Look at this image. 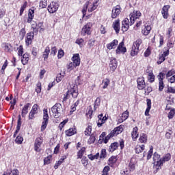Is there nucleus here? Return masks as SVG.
<instances>
[{"mask_svg": "<svg viewBox=\"0 0 175 175\" xmlns=\"http://www.w3.org/2000/svg\"><path fill=\"white\" fill-rule=\"evenodd\" d=\"M24 141V138L20 135L17 136L16 139H15V143L16 144H21Z\"/></svg>", "mask_w": 175, "mask_h": 175, "instance_id": "a18cd8bd", "label": "nucleus"}, {"mask_svg": "<svg viewBox=\"0 0 175 175\" xmlns=\"http://www.w3.org/2000/svg\"><path fill=\"white\" fill-rule=\"evenodd\" d=\"M165 58L162 55H160L159 60L157 61L158 65H161L162 62L165 61Z\"/></svg>", "mask_w": 175, "mask_h": 175, "instance_id": "774afa93", "label": "nucleus"}, {"mask_svg": "<svg viewBox=\"0 0 175 175\" xmlns=\"http://www.w3.org/2000/svg\"><path fill=\"white\" fill-rule=\"evenodd\" d=\"M159 81H163V79H165V73L160 72L159 75L157 76Z\"/></svg>", "mask_w": 175, "mask_h": 175, "instance_id": "e2e57ef3", "label": "nucleus"}, {"mask_svg": "<svg viewBox=\"0 0 175 175\" xmlns=\"http://www.w3.org/2000/svg\"><path fill=\"white\" fill-rule=\"evenodd\" d=\"M137 131H139V129H137V126H135L133 129V131L131 133V136L134 142H136V139L139 137V133H137Z\"/></svg>", "mask_w": 175, "mask_h": 175, "instance_id": "393cba45", "label": "nucleus"}, {"mask_svg": "<svg viewBox=\"0 0 175 175\" xmlns=\"http://www.w3.org/2000/svg\"><path fill=\"white\" fill-rule=\"evenodd\" d=\"M139 143H147V135L146 134H141L139 138Z\"/></svg>", "mask_w": 175, "mask_h": 175, "instance_id": "f704fd0d", "label": "nucleus"}, {"mask_svg": "<svg viewBox=\"0 0 175 175\" xmlns=\"http://www.w3.org/2000/svg\"><path fill=\"white\" fill-rule=\"evenodd\" d=\"M54 118L61 117V113L63 111L62 105L59 103L55 104L51 109Z\"/></svg>", "mask_w": 175, "mask_h": 175, "instance_id": "f03ea898", "label": "nucleus"}, {"mask_svg": "<svg viewBox=\"0 0 175 175\" xmlns=\"http://www.w3.org/2000/svg\"><path fill=\"white\" fill-rule=\"evenodd\" d=\"M163 88H165V83L163 81H159V90L163 91Z\"/></svg>", "mask_w": 175, "mask_h": 175, "instance_id": "5fc2aeb1", "label": "nucleus"}, {"mask_svg": "<svg viewBox=\"0 0 175 175\" xmlns=\"http://www.w3.org/2000/svg\"><path fill=\"white\" fill-rule=\"evenodd\" d=\"M137 54H139V49L136 48V46H134L133 45L131 48V57H135V55H137Z\"/></svg>", "mask_w": 175, "mask_h": 175, "instance_id": "72a5a7b5", "label": "nucleus"}, {"mask_svg": "<svg viewBox=\"0 0 175 175\" xmlns=\"http://www.w3.org/2000/svg\"><path fill=\"white\" fill-rule=\"evenodd\" d=\"M35 11L32 9L29 10V13H28V19H27V23H31L32 20H33V17L35 16Z\"/></svg>", "mask_w": 175, "mask_h": 175, "instance_id": "a878e982", "label": "nucleus"}, {"mask_svg": "<svg viewBox=\"0 0 175 175\" xmlns=\"http://www.w3.org/2000/svg\"><path fill=\"white\" fill-rule=\"evenodd\" d=\"M114 137V135L111 132L107 137H105V139H104L105 144H107V142H109V140H110L111 137Z\"/></svg>", "mask_w": 175, "mask_h": 175, "instance_id": "8fccbe9b", "label": "nucleus"}, {"mask_svg": "<svg viewBox=\"0 0 175 175\" xmlns=\"http://www.w3.org/2000/svg\"><path fill=\"white\" fill-rule=\"evenodd\" d=\"M27 8V2H25L24 4L22 5L20 10V16H23V13H24V10H25Z\"/></svg>", "mask_w": 175, "mask_h": 175, "instance_id": "bf43d9fd", "label": "nucleus"}, {"mask_svg": "<svg viewBox=\"0 0 175 175\" xmlns=\"http://www.w3.org/2000/svg\"><path fill=\"white\" fill-rule=\"evenodd\" d=\"M150 110H151V100L147 99V108L145 111V116L150 115Z\"/></svg>", "mask_w": 175, "mask_h": 175, "instance_id": "c756f323", "label": "nucleus"}, {"mask_svg": "<svg viewBox=\"0 0 175 175\" xmlns=\"http://www.w3.org/2000/svg\"><path fill=\"white\" fill-rule=\"evenodd\" d=\"M123 131H124V128H122V126L120 125L115 128L111 132L112 133L113 136H117V135H120V133H122Z\"/></svg>", "mask_w": 175, "mask_h": 175, "instance_id": "412c9836", "label": "nucleus"}, {"mask_svg": "<svg viewBox=\"0 0 175 175\" xmlns=\"http://www.w3.org/2000/svg\"><path fill=\"white\" fill-rule=\"evenodd\" d=\"M81 162L83 166H87V165H88V159H87L86 157H83Z\"/></svg>", "mask_w": 175, "mask_h": 175, "instance_id": "603ef678", "label": "nucleus"}, {"mask_svg": "<svg viewBox=\"0 0 175 175\" xmlns=\"http://www.w3.org/2000/svg\"><path fill=\"white\" fill-rule=\"evenodd\" d=\"M31 107V103H27L24 105L23 108L22 109V117H25L27 114H28V109Z\"/></svg>", "mask_w": 175, "mask_h": 175, "instance_id": "b1692460", "label": "nucleus"}, {"mask_svg": "<svg viewBox=\"0 0 175 175\" xmlns=\"http://www.w3.org/2000/svg\"><path fill=\"white\" fill-rule=\"evenodd\" d=\"M116 54H125L126 53V47L124 46V42H121L116 50Z\"/></svg>", "mask_w": 175, "mask_h": 175, "instance_id": "ddd939ff", "label": "nucleus"}, {"mask_svg": "<svg viewBox=\"0 0 175 175\" xmlns=\"http://www.w3.org/2000/svg\"><path fill=\"white\" fill-rule=\"evenodd\" d=\"M37 29H40V32H43V31H44V27H43V23H39L37 25Z\"/></svg>", "mask_w": 175, "mask_h": 175, "instance_id": "052dcab7", "label": "nucleus"}, {"mask_svg": "<svg viewBox=\"0 0 175 175\" xmlns=\"http://www.w3.org/2000/svg\"><path fill=\"white\" fill-rule=\"evenodd\" d=\"M59 9V3L57 1H52L48 5L49 13H55Z\"/></svg>", "mask_w": 175, "mask_h": 175, "instance_id": "0eeeda50", "label": "nucleus"}, {"mask_svg": "<svg viewBox=\"0 0 175 175\" xmlns=\"http://www.w3.org/2000/svg\"><path fill=\"white\" fill-rule=\"evenodd\" d=\"M92 131V127L90 124H88V128L85 131V136H90L91 135V132Z\"/></svg>", "mask_w": 175, "mask_h": 175, "instance_id": "58836bf2", "label": "nucleus"}, {"mask_svg": "<svg viewBox=\"0 0 175 175\" xmlns=\"http://www.w3.org/2000/svg\"><path fill=\"white\" fill-rule=\"evenodd\" d=\"M40 8L42 9H46V8H47V0H40Z\"/></svg>", "mask_w": 175, "mask_h": 175, "instance_id": "ea45409f", "label": "nucleus"}, {"mask_svg": "<svg viewBox=\"0 0 175 175\" xmlns=\"http://www.w3.org/2000/svg\"><path fill=\"white\" fill-rule=\"evenodd\" d=\"M117 162V157L112 156L109 159V165H114Z\"/></svg>", "mask_w": 175, "mask_h": 175, "instance_id": "a19ab883", "label": "nucleus"}, {"mask_svg": "<svg viewBox=\"0 0 175 175\" xmlns=\"http://www.w3.org/2000/svg\"><path fill=\"white\" fill-rule=\"evenodd\" d=\"M100 159H105L106 158V149H102L100 154Z\"/></svg>", "mask_w": 175, "mask_h": 175, "instance_id": "13d9d810", "label": "nucleus"}, {"mask_svg": "<svg viewBox=\"0 0 175 175\" xmlns=\"http://www.w3.org/2000/svg\"><path fill=\"white\" fill-rule=\"evenodd\" d=\"M121 14V7L120 5H116L113 7L111 13V18H117Z\"/></svg>", "mask_w": 175, "mask_h": 175, "instance_id": "9b49d317", "label": "nucleus"}, {"mask_svg": "<svg viewBox=\"0 0 175 175\" xmlns=\"http://www.w3.org/2000/svg\"><path fill=\"white\" fill-rule=\"evenodd\" d=\"M154 148L152 146L150 148V150L148 152V155H147V159H151V157H152V152H153Z\"/></svg>", "mask_w": 175, "mask_h": 175, "instance_id": "680f3d73", "label": "nucleus"}, {"mask_svg": "<svg viewBox=\"0 0 175 175\" xmlns=\"http://www.w3.org/2000/svg\"><path fill=\"white\" fill-rule=\"evenodd\" d=\"M85 152V148L83 147L78 152L77 156V159H81L84 153Z\"/></svg>", "mask_w": 175, "mask_h": 175, "instance_id": "2f4dec72", "label": "nucleus"}, {"mask_svg": "<svg viewBox=\"0 0 175 175\" xmlns=\"http://www.w3.org/2000/svg\"><path fill=\"white\" fill-rule=\"evenodd\" d=\"M49 54H50V47L46 46L42 54V57L44 58V61H46L47 58H49Z\"/></svg>", "mask_w": 175, "mask_h": 175, "instance_id": "c85d7f7f", "label": "nucleus"}, {"mask_svg": "<svg viewBox=\"0 0 175 175\" xmlns=\"http://www.w3.org/2000/svg\"><path fill=\"white\" fill-rule=\"evenodd\" d=\"M77 133V130L75 126L65 131V134L66 136H73V135H76Z\"/></svg>", "mask_w": 175, "mask_h": 175, "instance_id": "4be33fe9", "label": "nucleus"}, {"mask_svg": "<svg viewBox=\"0 0 175 175\" xmlns=\"http://www.w3.org/2000/svg\"><path fill=\"white\" fill-rule=\"evenodd\" d=\"M117 46H118V40H113L111 42L107 44V49L108 50H113L117 48Z\"/></svg>", "mask_w": 175, "mask_h": 175, "instance_id": "f3484780", "label": "nucleus"}, {"mask_svg": "<svg viewBox=\"0 0 175 175\" xmlns=\"http://www.w3.org/2000/svg\"><path fill=\"white\" fill-rule=\"evenodd\" d=\"M112 27L113 29L116 31V33H119L120 29L121 28L120 25V19L116 20L113 24Z\"/></svg>", "mask_w": 175, "mask_h": 175, "instance_id": "aec40b11", "label": "nucleus"}, {"mask_svg": "<svg viewBox=\"0 0 175 175\" xmlns=\"http://www.w3.org/2000/svg\"><path fill=\"white\" fill-rule=\"evenodd\" d=\"M137 88L138 90H144L146 88V81L144 77H139L137 79Z\"/></svg>", "mask_w": 175, "mask_h": 175, "instance_id": "f8f14e48", "label": "nucleus"}, {"mask_svg": "<svg viewBox=\"0 0 175 175\" xmlns=\"http://www.w3.org/2000/svg\"><path fill=\"white\" fill-rule=\"evenodd\" d=\"M145 146L144 145H137L135 147V152L136 154H140V152H143L144 151Z\"/></svg>", "mask_w": 175, "mask_h": 175, "instance_id": "7c9ffc66", "label": "nucleus"}, {"mask_svg": "<svg viewBox=\"0 0 175 175\" xmlns=\"http://www.w3.org/2000/svg\"><path fill=\"white\" fill-rule=\"evenodd\" d=\"M142 16V13L140 11H134L133 13L130 14V21L131 25H133L135 24V21L137 20L139 17Z\"/></svg>", "mask_w": 175, "mask_h": 175, "instance_id": "9d476101", "label": "nucleus"}, {"mask_svg": "<svg viewBox=\"0 0 175 175\" xmlns=\"http://www.w3.org/2000/svg\"><path fill=\"white\" fill-rule=\"evenodd\" d=\"M91 28H92V23H88L81 30L82 36H85V35H91Z\"/></svg>", "mask_w": 175, "mask_h": 175, "instance_id": "1a4fd4ad", "label": "nucleus"}, {"mask_svg": "<svg viewBox=\"0 0 175 175\" xmlns=\"http://www.w3.org/2000/svg\"><path fill=\"white\" fill-rule=\"evenodd\" d=\"M119 146H120V144H118V142L112 143L109 148V152H114V151H116V150H117V148H118Z\"/></svg>", "mask_w": 175, "mask_h": 175, "instance_id": "bb28decb", "label": "nucleus"}, {"mask_svg": "<svg viewBox=\"0 0 175 175\" xmlns=\"http://www.w3.org/2000/svg\"><path fill=\"white\" fill-rule=\"evenodd\" d=\"M25 33H26L25 29V28L21 29L19 32L20 39H21V40L24 39V37L25 36Z\"/></svg>", "mask_w": 175, "mask_h": 175, "instance_id": "49530a36", "label": "nucleus"}, {"mask_svg": "<svg viewBox=\"0 0 175 175\" xmlns=\"http://www.w3.org/2000/svg\"><path fill=\"white\" fill-rule=\"evenodd\" d=\"M44 115H43V122L41 126V131L43 132L46 128H47V124H49V111L47 109H44L43 110Z\"/></svg>", "mask_w": 175, "mask_h": 175, "instance_id": "39448f33", "label": "nucleus"}, {"mask_svg": "<svg viewBox=\"0 0 175 175\" xmlns=\"http://www.w3.org/2000/svg\"><path fill=\"white\" fill-rule=\"evenodd\" d=\"M153 161L154 168L157 170H159V169H161V166H162V159H161V155L154 152L153 154Z\"/></svg>", "mask_w": 175, "mask_h": 175, "instance_id": "20e7f679", "label": "nucleus"}, {"mask_svg": "<svg viewBox=\"0 0 175 175\" xmlns=\"http://www.w3.org/2000/svg\"><path fill=\"white\" fill-rule=\"evenodd\" d=\"M145 29H146V31H145L144 30V35L145 36H147V35H148V33H150V31H151L152 27L150 25H145Z\"/></svg>", "mask_w": 175, "mask_h": 175, "instance_id": "37998d69", "label": "nucleus"}, {"mask_svg": "<svg viewBox=\"0 0 175 175\" xmlns=\"http://www.w3.org/2000/svg\"><path fill=\"white\" fill-rule=\"evenodd\" d=\"M18 175V170L17 169H14L10 172L3 174V175Z\"/></svg>", "mask_w": 175, "mask_h": 175, "instance_id": "4c0bfd02", "label": "nucleus"}, {"mask_svg": "<svg viewBox=\"0 0 175 175\" xmlns=\"http://www.w3.org/2000/svg\"><path fill=\"white\" fill-rule=\"evenodd\" d=\"M98 120L97 122V126H98V128H100V126H102V124H105V122L107 120V118L103 117V115L101 114V115H98Z\"/></svg>", "mask_w": 175, "mask_h": 175, "instance_id": "6ab92c4d", "label": "nucleus"}, {"mask_svg": "<svg viewBox=\"0 0 175 175\" xmlns=\"http://www.w3.org/2000/svg\"><path fill=\"white\" fill-rule=\"evenodd\" d=\"M142 43H143V41L142 40V39L139 38L133 42V46H134V47L139 50V48L140 47V44H142Z\"/></svg>", "mask_w": 175, "mask_h": 175, "instance_id": "e433bc0d", "label": "nucleus"}, {"mask_svg": "<svg viewBox=\"0 0 175 175\" xmlns=\"http://www.w3.org/2000/svg\"><path fill=\"white\" fill-rule=\"evenodd\" d=\"M88 158L90 159V161H94V159H98L99 158V153H96L95 155L89 154L88 155Z\"/></svg>", "mask_w": 175, "mask_h": 175, "instance_id": "de8ad7c7", "label": "nucleus"}, {"mask_svg": "<svg viewBox=\"0 0 175 175\" xmlns=\"http://www.w3.org/2000/svg\"><path fill=\"white\" fill-rule=\"evenodd\" d=\"M36 92H37V94L42 92V83L40 82H38L36 85Z\"/></svg>", "mask_w": 175, "mask_h": 175, "instance_id": "c03bdc74", "label": "nucleus"}, {"mask_svg": "<svg viewBox=\"0 0 175 175\" xmlns=\"http://www.w3.org/2000/svg\"><path fill=\"white\" fill-rule=\"evenodd\" d=\"M103 90H106V88L107 87H109V84H110V79H105L103 81Z\"/></svg>", "mask_w": 175, "mask_h": 175, "instance_id": "79ce46f5", "label": "nucleus"}, {"mask_svg": "<svg viewBox=\"0 0 175 175\" xmlns=\"http://www.w3.org/2000/svg\"><path fill=\"white\" fill-rule=\"evenodd\" d=\"M100 105V98H96L94 104V111H96V109L99 107Z\"/></svg>", "mask_w": 175, "mask_h": 175, "instance_id": "c9c22d12", "label": "nucleus"}, {"mask_svg": "<svg viewBox=\"0 0 175 175\" xmlns=\"http://www.w3.org/2000/svg\"><path fill=\"white\" fill-rule=\"evenodd\" d=\"M130 25H131V21L129 22V19H128V18H124L122 22V30L123 32H126V30L129 29Z\"/></svg>", "mask_w": 175, "mask_h": 175, "instance_id": "4468645a", "label": "nucleus"}, {"mask_svg": "<svg viewBox=\"0 0 175 175\" xmlns=\"http://www.w3.org/2000/svg\"><path fill=\"white\" fill-rule=\"evenodd\" d=\"M118 62L117 59L114 57H111L109 60V68L112 72H114L117 69Z\"/></svg>", "mask_w": 175, "mask_h": 175, "instance_id": "2eb2a0df", "label": "nucleus"}, {"mask_svg": "<svg viewBox=\"0 0 175 175\" xmlns=\"http://www.w3.org/2000/svg\"><path fill=\"white\" fill-rule=\"evenodd\" d=\"M43 137H37L34 142V150L36 151V152H40L42 151V144H43Z\"/></svg>", "mask_w": 175, "mask_h": 175, "instance_id": "423d86ee", "label": "nucleus"}, {"mask_svg": "<svg viewBox=\"0 0 175 175\" xmlns=\"http://www.w3.org/2000/svg\"><path fill=\"white\" fill-rule=\"evenodd\" d=\"M148 80L149 83H154L155 81V76L154 74H152L151 75H148Z\"/></svg>", "mask_w": 175, "mask_h": 175, "instance_id": "4d7b16f0", "label": "nucleus"}, {"mask_svg": "<svg viewBox=\"0 0 175 175\" xmlns=\"http://www.w3.org/2000/svg\"><path fill=\"white\" fill-rule=\"evenodd\" d=\"M70 95H72V98H75L79 96V90L77 89V86H73L72 88H70L64 95V96L69 98Z\"/></svg>", "mask_w": 175, "mask_h": 175, "instance_id": "6e6552de", "label": "nucleus"}, {"mask_svg": "<svg viewBox=\"0 0 175 175\" xmlns=\"http://www.w3.org/2000/svg\"><path fill=\"white\" fill-rule=\"evenodd\" d=\"M137 163V162L136 161V159L132 158L130 161V163L129 165V167L131 172H133V170H135V169H136Z\"/></svg>", "mask_w": 175, "mask_h": 175, "instance_id": "5701e85b", "label": "nucleus"}, {"mask_svg": "<svg viewBox=\"0 0 175 175\" xmlns=\"http://www.w3.org/2000/svg\"><path fill=\"white\" fill-rule=\"evenodd\" d=\"M38 107L39 106L38 105V104H35L34 105H33L31 111H32L33 113H35L36 114H38V112L39 111Z\"/></svg>", "mask_w": 175, "mask_h": 175, "instance_id": "09e8293b", "label": "nucleus"}, {"mask_svg": "<svg viewBox=\"0 0 175 175\" xmlns=\"http://www.w3.org/2000/svg\"><path fill=\"white\" fill-rule=\"evenodd\" d=\"M169 9H170V5H164L161 10V14L163 18L167 19L169 17Z\"/></svg>", "mask_w": 175, "mask_h": 175, "instance_id": "dca6fc26", "label": "nucleus"}, {"mask_svg": "<svg viewBox=\"0 0 175 175\" xmlns=\"http://www.w3.org/2000/svg\"><path fill=\"white\" fill-rule=\"evenodd\" d=\"M123 120H124V121L129 117V112H128V111H125L121 116Z\"/></svg>", "mask_w": 175, "mask_h": 175, "instance_id": "0e129e2a", "label": "nucleus"}, {"mask_svg": "<svg viewBox=\"0 0 175 175\" xmlns=\"http://www.w3.org/2000/svg\"><path fill=\"white\" fill-rule=\"evenodd\" d=\"M33 32L31 33H27V37H26V40H25V43H26V46H29V44H32V40L33 39Z\"/></svg>", "mask_w": 175, "mask_h": 175, "instance_id": "a211bd4d", "label": "nucleus"}, {"mask_svg": "<svg viewBox=\"0 0 175 175\" xmlns=\"http://www.w3.org/2000/svg\"><path fill=\"white\" fill-rule=\"evenodd\" d=\"M173 75H175V69H172L167 72L166 74L167 79H169V77H171Z\"/></svg>", "mask_w": 175, "mask_h": 175, "instance_id": "864d4df0", "label": "nucleus"}, {"mask_svg": "<svg viewBox=\"0 0 175 175\" xmlns=\"http://www.w3.org/2000/svg\"><path fill=\"white\" fill-rule=\"evenodd\" d=\"M110 170V167L107 165L104 167L103 170V174L102 175H107L108 172Z\"/></svg>", "mask_w": 175, "mask_h": 175, "instance_id": "338daca9", "label": "nucleus"}, {"mask_svg": "<svg viewBox=\"0 0 175 175\" xmlns=\"http://www.w3.org/2000/svg\"><path fill=\"white\" fill-rule=\"evenodd\" d=\"M98 8V5H96V3H91L90 1L87 2L82 10V13L83 16H85L87 13V10H88V12L91 13V12H94Z\"/></svg>", "mask_w": 175, "mask_h": 175, "instance_id": "7ed1b4c3", "label": "nucleus"}, {"mask_svg": "<svg viewBox=\"0 0 175 175\" xmlns=\"http://www.w3.org/2000/svg\"><path fill=\"white\" fill-rule=\"evenodd\" d=\"M75 43L77 44H79V46H80V47L83 46V44H84V40L83 38H77L76 40Z\"/></svg>", "mask_w": 175, "mask_h": 175, "instance_id": "3c124183", "label": "nucleus"}, {"mask_svg": "<svg viewBox=\"0 0 175 175\" xmlns=\"http://www.w3.org/2000/svg\"><path fill=\"white\" fill-rule=\"evenodd\" d=\"M51 163V156H49L44 159V165H50Z\"/></svg>", "mask_w": 175, "mask_h": 175, "instance_id": "6e6d98bb", "label": "nucleus"}, {"mask_svg": "<svg viewBox=\"0 0 175 175\" xmlns=\"http://www.w3.org/2000/svg\"><path fill=\"white\" fill-rule=\"evenodd\" d=\"M67 122H68V120H65L59 124V129L60 131H62V128H64V126L66 125Z\"/></svg>", "mask_w": 175, "mask_h": 175, "instance_id": "69168bd1", "label": "nucleus"}, {"mask_svg": "<svg viewBox=\"0 0 175 175\" xmlns=\"http://www.w3.org/2000/svg\"><path fill=\"white\" fill-rule=\"evenodd\" d=\"M28 61H29V54L26 53L23 55L21 62L23 65H27L28 64Z\"/></svg>", "mask_w": 175, "mask_h": 175, "instance_id": "cd10ccee", "label": "nucleus"}, {"mask_svg": "<svg viewBox=\"0 0 175 175\" xmlns=\"http://www.w3.org/2000/svg\"><path fill=\"white\" fill-rule=\"evenodd\" d=\"M172 159V155L169 153L166 154L163 158H161L162 165L165 162H168Z\"/></svg>", "mask_w": 175, "mask_h": 175, "instance_id": "473e14b6", "label": "nucleus"}, {"mask_svg": "<svg viewBox=\"0 0 175 175\" xmlns=\"http://www.w3.org/2000/svg\"><path fill=\"white\" fill-rule=\"evenodd\" d=\"M72 62H70L67 64L66 68L69 72L73 70L77 66H80V55L78 53H76L72 57Z\"/></svg>", "mask_w": 175, "mask_h": 175, "instance_id": "f257e3e1", "label": "nucleus"}]
</instances>
